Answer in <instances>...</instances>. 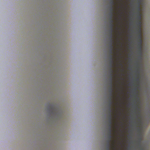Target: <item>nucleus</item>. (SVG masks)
I'll return each mask as SVG.
<instances>
[{"mask_svg": "<svg viewBox=\"0 0 150 150\" xmlns=\"http://www.w3.org/2000/svg\"><path fill=\"white\" fill-rule=\"evenodd\" d=\"M110 16V23H113L114 22V21L112 19L113 16Z\"/></svg>", "mask_w": 150, "mask_h": 150, "instance_id": "nucleus-10", "label": "nucleus"}, {"mask_svg": "<svg viewBox=\"0 0 150 150\" xmlns=\"http://www.w3.org/2000/svg\"><path fill=\"white\" fill-rule=\"evenodd\" d=\"M141 133H140L139 134V136L140 137L139 139V140H138V143L139 144H140V143L141 142L142 140V138L141 137Z\"/></svg>", "mask_w": 150, "mask_h": 150, "instance_id": "nucleus-9", "label": "nucleus"}, {"mask_svg": "<svg viewBox=\"0 0 150 150\" xmlns=\"http://www.w3.org/2000/svg\"><path fill=\"white\" fill-rule=\"evenodd\" d=\"M113 143L112 144V147L113 149V150H115V141H113Z\"/></svg>", "mask_w": 150, "mask_h": 150, "instance_id": "nucleus-11", "label": "nucleus"}, {"mask_svg": "<svg viewBox=\"0 0 150 150\" xmlns=\"http://www.w3.org/2000/svg\"><path fill=\"white\" fill-rule=\"evenodd\" d=\"M113 26L114 24L113 23H110L109 26L110 28V36H113V32L114 31V30L113 29Z\"/></svg>", "mask_w": 150, "mask_h": 150, "instance_id": "nucleus-5", "label": "nucleus"}, {"mask_svg": "<svg viewBox=\"0 0 150 150\" xmlns=\"http://www.w3.org/2000/svg\"><path fill=\"white\" fill-rule=\"evenodd\" d=\"M108 135H112V132H111V131L109 132Z\"/></svg>", "mask_w": 150, "mask_h": 150, "instance_id": "nucleus-15", "label": "nucleus"}, {"mask_svg": "<svg viewBox=\"0 0 150 150\" xmlns=\"http://www.w3.org/2000/svg\"><path fill=\"white\" fill-rule=\"evenodd\" d=\"M137 109H138V111H139V110H140V108H137Z\"/></svg>", "mask_w": 150, "mask_h": 150, "instance_id": "nucleus-19", "label": "nucleus"}, {"mask_svg": "<svg viewBox=\"0 0 150 150\" xmlns=\"http://www.w3.org/2000/svg\"><path fill=\"white\" fill-rule=\"evenodd\" d=\"M107 150H110V148H109V146H108V147H107Z\"/></svg>", "mask_w": 150, "mask_h": 150, "instance_id": "nucleus-17", "label": "nucleus"}, {"mask_svg": "<svg viewBox=\"0 0 150 150\" xmlns=\"http://www.w3.org/2000/svg\"><path fill=\"white\" fill-rule=\"evenodd\" d=\"M110 87L109 88V92L110 93L109 96V111H110V109L112 110V109L111 108L112 105L113 103L112 100V98L114 97L113 91V74L114 72L112 68H110Z\"/></svg>", "mask_w": 150, "mask_h": 150, "instance_id": "nucleus-1", "label": "nucleus"}, {"mask_svg": "<svg viewBox=\"0 0 150 150\" xmlns=\"http://www.w3.org/2000/svg\"><path fill=\"white\" fill-rule=\"evenodd\" d=\"M110 16H113V14L114 13V10H113V6H110Z\"/></svg>", "mask_w": 150, "mask_h": 150, "instance_id": "nucleus-7", "label": "nucleus"}, {"mask_svg": "<svg viewBox=\"0 0 150 150\" xmlns=\"http://www.w3.org/2000/svg\"><path fill=\"white\" fill-rule=\"evenodd\" d=\"M137 72V73H138V74H139V72Z\"/></svg>", "mask_w": 150, "mask_h": 150, "instance_id": "nucleus-21", "label": "nucleus"}, {"mask_svg": "<svg viewBox=\"0 0 150 150\" xmlns=\"http://www.w3.org/2000/svg\"><path fill=\"white\" fill-rule=\"evenodd\" d=\"M138 113L139 114H140V112H138Z\"/></svg>", "mask_w": 150, "mask_h": 150, "instance_id": "nucleus-22", "label": "nucleus"}, {"mask_svg": "<svg viewBox=\"0 0 150 150\" xmlns=\"http://www.w3.org/2000/svg\"><path fill=\"white\" fill-rule=\"evenodd\" d=\"M139 1H140V0H139Z\"/></svg>", "mask_w": 150, "mask_h": 150, "instance_id": "nucleus-23", "label": "nucleus"}, {"mask_svg": "<svg viewBox=\"0 0 150 150\" xmlns=\"http://www.w3.org/2000/svg\"><path fill=\"white\" fill-rule=\"evenodd\" d=\"M120 65L122 67L123 66V65H122V64L121 63H120Z\"/></svg>", "mask_w": 150, "mask_h": 150, "instance_id": "nucleus-18", "label": "nucleus"}, {"mask_svg": "<svg viewBox=\"0 0 150 150\" xmlns=\"http://www.w3.org/2000/svg\"><path fill=\"white\" fill-rule=\"evenodd\" d=\"M110 3L111 4L110 6H112L115 4V3L114 0H110Z\"/></svg>", "mask_w": 150, "mask_h": 150, "instance_id": "nucleus-12", "label": "nucleus"}, {"mask_svg": "<svg viewBox=\"0 0 150 150\" xmlns=\"http://www.w3.org/2000/svg\"><path fill=\"white\" fill-rule=\"evenodd\" d=\"M136 81L138 83H139V78H137L136 79Z\"/></svg>", "mask_w": 150, "mask_h": 150, "instance_id": "nucleus-14", "label": "nucleus"}, {"mask_svg": "<svg viewBox=\"0 0 150 150\" xmlns=\"http://www.w3.org/2000/svg\"><path fill=\"white\" fill-rule=\"evenodd\" d=\"M139 4H140V3H139V5L138 10H139V11H140V6H139Z\"/></svg>", "mask_w": 150, "mask_h": 150, "instance_id": "nucleus-16", "label": "nucleus"}, {"mask_svg": "<svg viewBox=\"0 0 150 150\" xmlns=\"http://www.w3.org/2000/svg\"><path fill=\"white\" fill-rule=\"evenodd\" d=\"M137 25L139 26V30L138 32V33L139 34H141V21H139L137 23Z\"/></svg>", "mask_w": 150, "mask_h": 150, "instance_id": "nucleus-8", "label": "nucleus"}, {"mask_svg": "<svg viewBox=\"0 0 150 150\" xmlns=\"http://www.w3.org/2000/svg\"><path fill=\"white\" fill-rule=\"evenodd\" d=\"M112 110L110 109V111H109V132L111 131L112 132Z\"/></svg>", "mask_w": 150, "mask_h": 150, "instance_id": "nucleus-3", "label": "nucleus"}, {"mask_svg": "<svg viewBox=\"0 0 150 150\" xmlns=\"http://www.w3.org/2000/svg\"><path fill=\"white\" fill-rule=\"evenodd\" d=\"M113 136H112V135H108V144L107 145V147H108V145H109V148L110 146V142L112 141V139L113 137Z\"/></svg>", "mask_w": 150, "mask_h": 150, "instance_id": "nucleus-6", "label": "nucleus"}, {"mask_svg": "<svg viewBox=\"0 0 150 150\" xmlns=\"http://www.w3.org/2000/svg\"><path fill=\"white\" fill-rule=\"evenodd\" d=\"M141 34H139L138 35V38L139 40V42L138 43V47L139 50V52L140 56L142 54V39Z\"/></svg>", "mask_w": 150, "mask_h": 150, "instance_id": "nucleus-4", "label": "nucleus"}, {"mask_svg": "<svg viewBox=\"0 0 150 150\" xmlns=\"http://www.w3.org/2000/svg\"><path fill=\"white\" fill-rule=\"evenodd\" d=\"M138 13L139 14V15L137 16V17L139 18V20H140L141 18V14L139 12H138Z\"/></svg>", "mask_w": 150, "mask_h": 150, "instance_id": "nucleus-13", "label": "nucleus"}, {"mask_svg": "<svg viewBox=\"0 0 150 150\" xmlns=\"http://www.w3.org/2000/svg\"><path fill=\"white\" fill-rule=\"evenodd\" d=\"M113 36H110V68L112 69V68L114 66L113 64L114 63V61H113V56L112 55L113 53V47L112 45V43L114 42V41L113 39Z\"/></svg>", "mask_w": 150, "mask_h": 150, "instance_id": "nucleus-2", "label": "nucleus"}, {"mask_svg": "<svg viewBox=\"0 0 150 150\" xmlns=\"http://www.w3.org/2000/svg\"><path fill=\"white\" fill-rule=\"evenodd\" d=\"M117 41H118V42H120V41H119V40H117Z\"/></svg>", "mask_w": 150, "mask_h": 150, "instance_id": "nucleus-20", "label": "nucleus"}]
</instances>
